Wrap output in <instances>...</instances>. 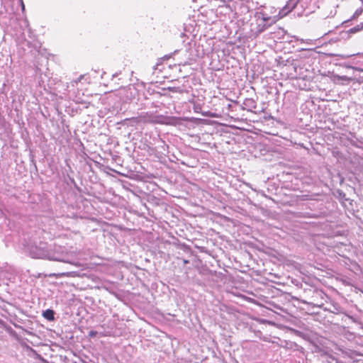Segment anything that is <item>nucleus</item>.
<instances>
[{
    "mask_svg": "<svg viewBox=\"0 0 363 363\" xmlns=\"http://www.w3.org/2000/svg\"><path fill=\"white\" fill-rule=\"evenodd\" d=\"M139 121L145 123H159V116L152 112H147L145 115L140 116Z\"/></svg>",
    "mask_w": 363,
    "mask_h": 363,
    "instance_id": "4",
    "label": "nucleus"
},
{
    "mask_svg": "<svg viewBox=\"0 0 363 363\" xmlns=\"http://www.w3.org/2000/svg\"><path fill=\"white\" fill-rule=\"evenodd\" d=\"M96 331L91 330V331L89 332V336L90 337H94V336L96 335Z\"/></svg>",
    "mask_w": 363,
    "mask_h": 363,
    "instance_id": "7",
    "label": "nucleus"
},
{
    "mask_svg": "<svg viewBox=\"0 0 363 363\" xmlns=\"http://www.w3.org/2000/svg\"><path fill=\"white\" fill-rule=\"evenodd\" d=\"M52 244L45 242H40L38 245H34L30 248V255L33 258L38 259H57L51 254Z\"/></svg>",
    "mask_w": 363,
    "mask_h": 363,
    "instance_id": "1",
    "label": "nucleus"
},
{
    "mask_svg": "<svg viewBox=\"0 0 363 363\" xmlns=\"http://www.w3.org/2000/svg\"><path fill=\"white\" fill-rule=\"evenodd\" d=\"M51 254L58 259H49L50 260L70 263L68 259L69 255L65 248L62 246L52 245V247H51Z\"/></svg>",
    "mask_w": 363,
    "mask_h": 363,
    "instance_id": "2",
    "label": "nucleus"
},
{
    "mask_svg": "<svg viewBox=\"0 0 363 363\" xmlns=\"http://www.w3.org/2000/svg\"><path fill=\"white\" fill-rule=\"evenodd\" d=\"M243 105L245 106V108L250 111H252V109H255L257 107L256 102L252 99H245L243 102Z\"/></svg>",
    "mask_w": 363,
    "mask_h": 363,
    "instance_id": "5",
    "label": "nucleus"
},
{
    "mask_svg": "<svg viewBox=\"0 0 363 363\" xmlns=\"http://www.w3.org/2000/svg\"><path fill=\"white\" fill-rule=\"evenodd\" d=\"M303 0H289L286 6L279 12L281 17L286 16L292 9H294L298 4H301Z\"/></svg>",
    "mask_w": 363,
    "mask_h": 363,
    "instance_id": "3",
    "label": "nucleus"
},
{
    "mask_svg": "<svg viewBox=\"0 0 363 363\" xmlns=\"http://www.w3.org/2000/svg\"><path fill=\"white\" fill-rule=\"evenodd\" d=\"M43 315L48 320H53L55 319V311L52 309H47L43 312Z\"/></svg>",
    "mask_w": 363,
    "mask_h": 363,
    "instance_id": "6",
    "label": "nucleus"
},
{
    "mask_svg": "<svg viewBox=\"0 0 363 363\" xmlns=\"http://www.w3.org/2000/svg\"><path fill=\"white\" fill-rule=\"evenodd\" d=\"M160 162H162V157H160Z\"/></svg>",
    "mask_w": 363,
    "mask_h": 363,
    "instance_id": "12",
    "label": "nucleus"
},
{
    "mask_svg": "<svg viewBox=\"0 0 363 363\" xmlns=\"http://www.w3.org/2000/svg\"><path fill=\"white\" fill-rule=\"evenodd\" d=\"M169 56H168V55H164V57H160V60H166L169 59Z\"/></svg>",
    "mask_w": 363,
    "mask_h": 363,
    "instance_id": "8",
    "label": "nucleus"
},
{
    "mask_svg": "<svg viewBox=\"0 0 363 363\" xmlns=\"http://www.w3.org/2000/svg\"><path fill=\"white\" fill-rule=\"evenodd\" d=\"M165 337V340L169 342V340L167 338V337Z\"/></svg>",
    "mask_w": 363,
    "mask_h": 363,
    "instance_id": "10",
    "label": "nucleus"
},
{
    "mask_svg": "<svg viewBox=\"0 0 363 363\" xmlns=\"http://www.w3.org/2000/svg\"><path fill=\"white\" fill-rule=\"evenodd\" d=\"M22 9H24V5L22 4Z\"/></svg>",
    "mask_w": 363,
    "mask_h": 363,
    "instance_id": "11",
    "label": "nucleus"
},
{
    "mask_svg": "<svg viewBox=\"0 0 363 363\" xmlns=\"http://www.w3.org/2000/svg\"><path fill=\"white\" fill-rule=\"evenodd\" d=\"M69 273H62L61 274L59 275V277H64V276H68Z\"/></svg>",
    "mask_w": 363,
    "mask_h": 363,
    "instance_id": "9",
    "label": "nucleus"
},
{
    "mask_svg": "<svg viewBox=\"0 0 363 363\" xmlns=\"http://www.w3.org/2000/svg\"><path fill=\"white\" fill-rule=\"evenodd\" d=\"M194 1H195L196 0H193Z\"/></svg>",
    "mask_w": 363,
    "mask_h": 363,
    "instance_id": "13",
    "label": "nucleus"
}]
</instances>
